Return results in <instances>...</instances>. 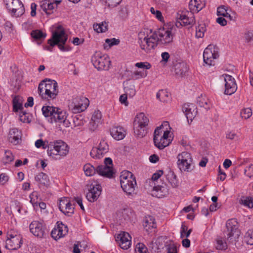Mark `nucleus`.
<instances>
[{
	"instance_id": "obj_1",
	"label": "nucleus",
	"mask_w": 253,
	"mask_h": 253,
	"mask_svg": "<svg viewBox=\"0 0 253 253\" xmlns=\"http://www.w3.org/2000/svg\"><path fill=\"white\" fill-rule=\"evenodd\" d=\"M43 115L46 118H49L51 123H58L60 126L68 127L70 126V121L67 119V116L64 111H60L58 108L53 106H43L42 108Z\"/></svg>"
},
{
	"instance_id": "obj_2",
	"label": "nucleus",
	"mask_w": 253,
	"mask_h": 253,
	"mask_svg": "<svg viewBox=\"0 0 253 253\" xmlns=\"http://www.w3.org/2000/svg\"><path fill=\"white\" fill-rule=\"evenodd\" d=\"M43 115L46 118H49L51 123H58L60 126L68 127L70 126V121L67 119V116L64 111H60L58 108L53 106H43L42 108Z\"/></svg>"
},
{
	"instance_id": "obj_3",
	"label": "nucleus",
	"mask_w": 253,
	"mask_h": 253,
	"mask_svg": "<svg viewBox=\"0 0 253 253\" xmlns=\"http://www.w3.org/2000/svg\"><path fill=\"white\" fill-rule=\"evenodd\" d=\"M156 36L151 30L144 29L138 33L140 48L147 53H151L158 45Z\"/></svg>"
},
{
	"instance_id": "obj_4",
	"label": "nucleus",
	"mask_w": 253,
	"mask_h": 253,
	"mask_svg": "<svg viewBox=\"0 0 253 253\" xmlns=\"http://www.w3.org/2000/svg\"><path fill=\"white\" fill-rule=\"evenodd\" d=\"M57 88L58 84L55 81L48 80L43 81L39 84L38 91L42 98L53 99L58 93Z\"/></svg>"
},
{
	"instance_id": "obj_5",
	"label": "nucleus",
	"mask_w": 253,
	"mask_h": 253,
	"mask_svg": "<svg viewBox=\"0 0 253 253\" xmlns=\"http://www.w3.org/2000/svg\"><path fill=\"white\" fill-rule=\"evenodd\" d=\"M67 35L64 30L58 27V29L52 33V38L48 40V43L52 47L57 45L62 51H69L71 48L69 46H65L67 40Z\"/></svg>"
},
{
	"instance_id": "obj_6",
	"label": "nucleus",
	"mask_w": 253,
	"mask_h": 253,
	"mask_svg": "<svg viewBox=\"0 0 253 253\" xmlns=\"http://www.w3.org/2000/svg\"><path fill=\"white\" fill-rule=\"evenodd\" d=\"M120 179L123 191L128 195H132L136 186V181L133 174L129 171L124 170L121 173Z\"/></svg>"
},
{
	"instance_id": "obj_7",
	"label": "nucleus",
	"mask_w": 253,
	"mask_h": 253,
	"mask_svg": "<svg viewBox=\"0 0 253 253\" xmlns=\"http://www.w3.org/2000/svg\"><path fill=\"white\" fill-rule=\"evenodd\" d=\"M149 122L148 117L143 113L136 116L133 122L134 133L136 136L142 138L145 136Z\"/></svg>"
},
{
	"instance_id": "obj_8",
	"label": "nucleus",
	"mask_w": 253,
	"mask_h": 253,
	"mask_svg": "<svg viewBox=\"0 0 253 253\" xmlns=\"http://www.w3.org/2000/svg\"><path fill=\"white\" fill-rule=\"evenodd\" d=\"M69 147L64 141L59 140L55 141L50 142L47 154L49 156L55 158L56 156L65 157L69 153Z\"/></svg>"
},
{
	"instance_id": "obj_9",
	"label": "nucleus",
	"mask_w": 253,
	"mask_h": 253,
	"mask_svg": "<svg viewBox=\"0 0 253 253\" xmlns=\"http://www.w3.org/2000/svg\"><path fill=\"white\" fill-rule=\"evenodd\" d=\"M226 230L224 231V236L226 241L229 243H235L240 235L238 229V222L236 219L232 218L226 222Z\"/></svg>"
},
{
	"instance_id": "obj_10",
	"label": "nucleus",
	"mask_w": 253,
	"mask_h": 253,
	"mask_svg": "<svg viewBox=\"0 0 253 253\" xmlns=\"http://www.w3.org/2000/svg\"><path fill=\"white\" fill-rule=\"evenodd\" d=\"M91 62L98 70L107 71L111 65L109 57L100 51H96L94 53L91 57Z\"/></svg>"
},
{
	"instance_id": "obj_11",
	"label": "nucleus",
	"mask_w": 253,
	"mask_h": 253,
	"mask_svg": "<svg viewBox=\"0 0 253 253\" xmlns=\"http://www.w3.org/2000/svg\"><path fill=\"white\" fill-rule=\"evenodd\" d=\"M177 164L181 171L189 172L194 168L193 159L190 153L183 151L177 156Z\"/></svg>"
},
{
	"instance_id": "obj_12",
	"label": "nucleus",
	"mask_w": 253,
	"mask_h": 253,
	"mask_svg": "<svg viewBox=\"0 0 253 253\" xmlns=\"http://www.w3.org/2000/svg\"><path fill=\"white\" fill-rule=\"evenodd\" d=\"M219 57L218 48L217 46L210 44L204 50L203 59L204 62L209 65H214L215 60Z\"/></svg>"
},
{
	"instance_id": "obj_13",
	"label": "nucleus",
	"mask_w": 253,
	"mask_h": 253,
	"mask_svg": "<svg viewBox=\"0 0 253 253\" xmlns=\"http://www.w3.org/2000/svg\"><path fill=\"white\" fill-rule=\"evenodd\" d=\"M22 244V237L17 232L10 231L7 233V239L5 242V248L9 250L19 249Z\"/></svg>"
},
{
	"instance_id": "obj_14",
	"label": "nucleus",
	"mask_w": 253,
	"mask_h": 253,
	"mask_svg": "<svg viewBox=\"0 0 253 253\" xmlns=\"http://www.w3.org/2000/svg\"><path fill=\"white\" fill-rule=\"evenodd\" d=\"M158 43L167 45L173 41V35L171 30L165 28H160L158 31L153 32Z\"/></svg>"
},
{
	"instance_id": "obj_15",
	"label": "nucleus",
	"mask_w": 253,
	"mask_h": 253,
	"mask_svg": "<svg viewBox=\"0 0 253 253\" xmlns=\"http://www.w3.org/2000/svg\"><path fill=\"white\" fill-rule=\"evenodd\" d=\"M6 8L16 16H20L25 12V8L20 0H3Z\"/></svg>"
},
{
	"instance_id": "obj_16",
	"label": "nucleus",
	"mask_w": 253,
	"mask_h": 253,
	"mask_svg": "<svg viewBox=\"0 0 253 253\" xmlns=\"http://www.w3.org/2000/svg\"><path fill=\"white\" fill-rule=\"evenodd\" d=\"M222 77L225 83L224 93L227 95L233 94L237 88L235 79L231 76L227 74H224Z\"/></svg>"
},
{
	"instance_id": "obj_17",
	"label": "nucleus",
	"mask_w": 253,
	"mask_h": 253,
	"mask_svg": "<svg viewBox=\"0 0 253 253\" xmlns=\"http://www.w3.org/2000/svg\"><path fill=\"white\" fill-rule=\"evenodd\" d=\"M170 132L168 130H166L164 132L162 136L159 137H156L154 141L155 146L160 150H162L167 147L170 143L171 139L169 138Z\"/></svg>"
},
{
	"instance_id": "obj_18",
	"label": "nucleus",
	"mask_w": 253,
	"mask_h": 253,
	"mask_svg": "<svg viewBox=\"0 0 253 253\" xmlns=\"http://www.w3.org/2000/svg\"><path fill=\"white\" fill-rule=\"evenodd\" d=\"M192 12H187V15L183 13L178 14L177 18L179 21L176 22V26L179 27L180 26L192 25L195 23V18Z\"/></svg>"
},
{
	"instance_id": "obj_19",
	"label": "nucleus",
	"mask_w": 253,
	"mask_h": 253,
	"mask_svg": "<svg viewBox=\"0 0 253 253\" xmlns=\"http://www.w3.org/2000/svg\"><path fill=\"white\" fill-rule=\"evenodd\" d=\"M68 233V227L62 222H57V225L51 232V237L55 240H57L65 236Z\"/></svg>"
},
{
	"instance_id": "obj_20",
	"label": "nucleus",
	"mask_w": 253,
	"mask_h": 253,
	"mask_svg": "<svg viewBox=\"0 0 253 253\" xmlns=\"http://www.w3.org/2000/svg\"><path fill=\"white\" fill-rule=\"evenodd\" d=\"M101 191V186L100 184H91L88 192L86 195V198L90 202H94L97 200Z\"/></svg>"
},
{
	"instance_id": "obj_21",
	"label": "nucleus",
	"mask_w": 253,
	"mask_h": 253,
	"mask_svg": "<svg viewBox=\"0 0 253 253\" xmlns=\"http://www.w3.org/2000/svg\"><path fill=\"white\" fill-rule=\"evenodd\" d=\"M30 232L35 236L42 238L45 233V228L42 222L32 221L29 225Z\"/></svg>"
},
{
	"instance_id": "obj_22",
	"label": "nucleus",
	"mask_w": 253,
	"mask_h": 253,
	"mask_svg": "<svg viewBox=\"0 0 253 253\" xmlns=\"http://www.w3.org/2000/svg\"><path fill=\"white\" fill-rule=\"evenodd\" d=\"M116 240L120 247L124 250L128 249L131 245V237L127 232H123L118 234Z\"/></svg>"
},
{
	"instance_id": "obj_23",
	"label": "nucleus",
	"mask_w": 253,
	"mask_h": 253,
	"mask_svg": "<svg viewBox=\"0 0 253 253\" xmlns=\"http://www.w3.org/2000/svg\"><path fill=\"white\" fill-rule=\"evenodd\" d=\"M89 104V101L86 98L79 99L78 103H73L70 108L73 113H79L85 110Z\"/></svg>"
},
{
	"instance_id": "obj_24",
	"label": "nucleus",
	"mask_w": 253,
	"mask_h": 253,
	"mask_svg": "<svg viewBox=\"0 0 253 253\" xmlns=\"http://www.w3.org/2000/svg\"><path fill=\"white\" fill-rule=\"evenodd\" d=\"M182 111L188 122H192L197 113L196 105L193 103H185L182 106Z\"/></svg>"
},
{
	"instance_id": "obj_25",
	"label": "nucleus",
	"mask_w": 253,
	"mask_h": 253,
	"mask_svg": "<svg viewBox=\"0 0 253 253\" xmlns=\"http://www.w3.org/2000/svg\"><path fill=\"white\" fill-rule=\"evenodd\" d=\"M169 193V189L166 184L154 186L152 190V195L159 198L167 196Z\"/></svg>"
},
{
	"instance_id": "obj_26",
	"label": "nucleus",
	"mask_w": 253,
	"mask_h": 253,
	"mask_svg": "<svg viewBox=\"0 0 253 253\" xmlns=\"http://www.w3.org/2000/svg\"><path fill=\"white\" fill-rule=\"evenodd\" d=\"M206 5L205 2L201 0H191L189 3V8L192 13H198Z\"/></svg>"
},
{
	"instance_id": "obj_27",
	"label": "nucleus",
	"mask_w": 253,
	"mask_h": 253,
	"mask_svg": "<svg viewBox=\"0 0 253 253\" xmlns=\"http://www.w3.org/2000/svg\"><path fill=\"white\" fill-rule=\"evenodd\" d=\"M97 172L104 177L111 178L113 176V172L110 166L101 165L96 168Z\"/></svg>"
},
{
	"instance_id": "obj_28",
	"label": "nucleus",
	"mask_w": 253,
	"mask_h": 253,
	"mask_svg": "<svg viewBox=\"0 0 253 253\" xmlns=\"http://www.w3.org/2000/svg\"><path fill=\"white\" fill-rule=\"evenodd\" d=\"M143 226L147 232H151L152 230L156 228L155 218L151 215H147L144 219Z\"/></svg>"
},
{
	"instance_id": "obj_29",
	"label": "nucleus",
	"mask_w": 253,
	"mask_h": 253,
	"mask_svg": "<svg viewBox=\"0 0 253 253\" xmlns=\"http://www.w3.org/2000/svg\"><path fill=\"white\" fill-rule=\"evenodd\" d=\"M21 138V132L16 128H12L10 129L8 135L9 142L16 145L19 143Z\"/></svg>"
},
{
	"instance_id": "obj_30",
	"label": "nucleus",
	"mask_w": 253,
	"mask_h": 253,
	"mask_svg": "<svg viewBox=\"0 0 253 253\" xmlns=\"http://www.w3.org/2000/svg\"><path fill=\"white\" fill-rule=\"evenodd\" d=\"M40 6L47 14H51L53 12L54 6L52 3V0H44L41 1Z\"/></svg>"
},
{
	"instance_id": "obj_31",
	"label": "nucleus",
	"mask_w": 253,
	"mask_h": 253,
	"mask_svg": "<svg viewBox=\"0 0 253 253\" xmlns=\"http://www.w3.org/2000/svg\"><path fill=\"white\" fill-rule=\"evenodd\" d=\"M125 131L123 127L114 126L110 131L111 135L116 140H122L125 136Z\"/></svg>"
},
{
	"instance_id": "obj_32",
	"label": "nucleus",
	"mask_w": 253,
	"mask_h": 253,
	"mask_svg": "<svg viewBox=\"0 0 253 253\" xmlns=\"http://www.w3.org/2000/svg\"><path fill=\"white\" fill-rule=\"evenodd\" d=\"M35 180L39 183V186H47L49 184V179L48 175L40 172L35 176Z\"/></svg>"
},
{
	"instance_id": "obj_33",
	"label": "nucleus",
	"mask_w": 253,
	"mask_h": 253,
	"mask_svg": "<svg viewBox=\"0 0 253 253\" xmlns=\"http://www.w3.org/2000/svg\"><path fill=\"white\" fill-rule=\"evenodd\" d=\"M168 182L172 188H177L178 186V182L176 179V175L173 171L169 170L166 175Z\"/></svg>"
},
{
	"instance_id": "obj_34",
	"label": "nucleus",
	"mask_w": 253,
	"mask_h": 253,
	"mask_svg": "<svg viewBox=\"0 0 253 253\" xmlns=\"http://www.w3.org/2000/svg\"><path fill=\"white\" fill-rule=\"evenodd\" d=\"M169 127V124L168 122H164L160 126L157 127L154 132L153 141L155 140L156 137L158 138L160 136H162L164 132L168 130Z\"/></svg>"
},
{
	"instance_id": "obj_35",
	"label": "nucleus",
	"mask_w": 253,
	"mask_h": 253,
	"mask_svg": "<svg viewBox=\"0 0 253 253\" xmlns=\"http://www.w3.org/2000/svg\"><path fill=\"white\" fill-rule=\"evenodd\" d=\"M156 97L164 103H168L171 99L169 93L165 90H159L156 94Z\"/></svg>"
},
{
	"instance_id": "obj_36",
	"label": "nucleus",
	"mask_w": 253,
	"mask_h": 253,
	"mask_svg": "<svg viewBox=\"0 0 253 253\" xmlns=\"http://www.w3.org/2000/svg\"><path fill=\"white\" fill-rule=\"evenodd\" d=\"M124 85L126 94L130 97L134 96L136 93L134 85L127 81L125 82Z\"/></svg>"
},
{
	"instance_id": "obj_37",
	"label": "nucleus",
	"mask_w": 253,
	"mask_h": 253,
	"mask_svg": "<svg viewBox=\"0 0 253 253\" xmlns=\"http://www.w3.org/2000/svg\"><path fill=\"white\" fill-rule=\"evenodd\" d=\"M188 70V67L185 63H178L175 66V71L176 74L184 75Z\"/></svg>"
},
{
	"instance_id": "obj_38",
	"label": "nucleus",
	"mask_w": 253,
	"mask_h": 253,
	"mask_svg": "<svg viewBox=\"0 0 253 253\" xmlns=\"http://www.w3.org/2000/svg\"><path fill=\"white\" fill-rule=\"evenodd\" d=\"M84 170L85 175L88 176H92L97 172L96 169L90 164H86L84 166Z\"/></svg>"
},
{
	"instance_id": "obj_39",
	"label": "nucleus",
	"mask_w": 253,
	"mask_h": 253,
	"mask_svg": "<svg viewBox=\"0 0 253 253\" xmlns=\"http://www.w3.org/2000/svg\"><path fill=\"white\" fill-rule=\"evenodd\" d=\"M197 103L200 107H204L206 109H209L211 107L209 99L205 96H201L199 97Z\"/></svg>"
},
{
	"instance_id": "obj_40",
	"label": "nucleus",
	"mask_w": 253,
	"mask_h": 253,
	"mask_svg": "<svg viewBox=\"0 0 253 253\" xmlns=\"http://www.w3.org/2000/svg\"><path fill=\"white\" fill-rule=\"evenodd\" d=\"M105 154L103 152L97 147L92 148L90 152L91 157L95 159H100L102 158Z\"/></svg>"
},
{
	"instance_id": "obj_41",
	"label": "nucleus",
	"mask_w": 253,
	"mask_h": 253,
	"mask_svg": "<svg viewBox=\"0 0 253 253\" xmlns=\"http://www.w3.org/2000/svg\"><path fill=\"white\" fill-rule=\"evenodd\" d=\"M206 31V27L205 24H199L196 27V37L197 38H203L204 36L205 32Z\"/></svg>"
},
{
	"instance_id": "obj_42",
	"label": "nucleus",
	"mask_w": 253,
	"mask_h": 253,
	"mask_svg": "<svg viewBox=\"0 0 253 253\" xmlns=\"http://www.w3.org/2000/svg\"><path fill=\"white\" fill-rule=\"evenodd\" d=\"M107 23L105 22L99 24H94L93 29L97 33L105 32L107 30Z\"/></svg>"
},
{
	"instance_id": "obj_43",
	"label": "nucleus",
	"mask_w": 253,
	"mask_h": 253,
	"mask_svg": "<svg viewBox=\"0 0 253 253\" xmlns=\"http://www.w3.org/2000/svg\"><path fill=\"white\" fill-rule=\"evenodd\" d=\"M10 213L17 212L18 213H21V205L19 202L17 201H12L10 205Z\"/></svg>"
},
{
	"instance_id": "obj_44",
	"label": "nucleus",
	"mask_w": 253,
	"mask_h": 253,
	"mask_svg": "<svg viewBox=\"0 0 253 253\" xmlns=\"http://www.w3.org/2000/svg\"><path fill=\"white\" fill-rule=\"evenodd\" d=\"M30 202L32 203L34 208L38 207V204L41 201V199L39 198L38 192L36 191L32 192L30 195Z\"/></svg>"
},
{
	"instance_id": "obj_45",
	"label": "nucleus",
	"mask_w": 253,
	"mask_h": 253,
	"mask_svg": "<svg viewBox=\"0 0 253 253\" xmlns=\"http://www.w3.org/2000/svg\"><path fill=\"white\" fill-rule=\"evenodd\" d=\"M215 248L217 250H225L227 249V243L221 237H217L216 239Z\"/></svg>"
},
{
	"instance_id": "obj_46",
	"label": "nucleus",
	"mask_w": 253,
	"mask_h": 253,
	"mask_svg": "<svg viewBox=\"0 0 253 253\" xmlns=\"http://www.w3.org/2000/svg\"><path fill=\"white\" fill-rule=\"evenodd\" d=\"M31 35L32 38L36 40H43L46 37V34L41 30H36L32 31Z\"/></svg>"
},
{
	"instance_id": "obj_47",
	"label": "nucleus",
	"mask_w": 253,
	"mask_h": 253,
	"mask_svg": "<svg viewBox=\"0 0 253 253\" xmlns=\"http://www.w3.org/2000/svg\"><path fill=\"white\" fill-rule=\"evenodd\" d=\"M13 110L15 112H18L19 110L23 108L21 101L19 97H15L13 99Z\"/></svg>"
},
{
	"instance_id": "obj_48",
	"label": "nucleus",
	"mask_w": 253,
	"mask_h": 253,
	"mask_svg": "<svg viewBox=\"0 0 253 253\" xmlns=\"http://www.w3.org/2000/svg\"><path fill=\"white\" fill-rule=\"evenodd\" d=\"M192 232V229H190L188 230V227L184 224L182 223L180 230V237L183 238L184 237H188Z\"/></svg>"
},
{
	"instance_id": "obj_49",
	"label": "nucleus",
	"mask_w": 253,
	"mask_h": 253,
	"mask_svg": "<svg viewBox=\"0 0 253 253\" xmlns=\"http://www.w3.org/2000/svg\"><path fill=\"white\" fill-rule=\"evenodd\" d=\"M62 212L65 215L70 216L74 212V207L69 200V204H67V206L65 208L64 210H63Z\"/></svg>"
},
{
	"instance_id": "obj_50",
	"label": "nucleus",
	"mask_w": 253,
	"mask_h": 253,
	"mask_svg": "<svg viewBox=\"0 0 253 253\" xmlns=\"http://www.w3.org/2000/svg\"><path fill=\"white\" fill-rule=\"evenodd\" d=\"M245 242L250 245H253V230H249L246 233L245 237Z\"/></svg>"
},
{
	"instance_id": "obj_51",
	"label": "nucleus",
	"mask_w": 253,
	"mask_h": 253,
	"mask_svg": "<svg viewBox=\"0 0 253 253\" xmlns=\"http://www.w3.org/2000/svg\"><path fill=\"white\" fill-rule=\"evenodd\" d=\"M96 147L99 148L105 154L107 153L109 151V145L104 139L101 140L99 144Z\"/></svg>"
},
{
	"instance_id": "obj_52",
	"label": "nucleus",
	"mask_w": 253,
	"mask_h": 253,
	"mask_svg": "<svg viewBox=\"0 0 253 253\" xmlns=\"http://www.w3.org/2000/svg\"><path fill=\"white\" fill-rule=\"evenodd\" d=\"M241 203L250 208H253V198L251 197H243L241 198Z\"/></svg>"
},
{
	"instance_id": "obj_53",
	"label": "nucleus",
	"mask_w": 253,
	"mask_h": 253,
	"mask_svg": "<svg viewBox=\"0 0 253 253\" xmlns=\"http://www.w3.org/2000/svg\"><path fill=\"white\" fill-rule=\"evenodd\" d=\"M252 114L251 109L250 108H247L241 110L240 112V116L243 119H248L252 116Z\"/></svg>"
},
{
	"instance_id": "obj_54",
	"label": "nucleus",
	"mask_w": 253,
	"mask_h": 253,
	"mask_svg": "<svg viewBox=\"0 0 253 253\" xmlns=\"http://www.w3.org/2000/svg\"><path fill=\"white\" fill-rule=\"evenodd\" d=\"M14 159V156L11 151L9 150H6L5 151L4 156L3 157V162L5 164L9 163L12 162Z\"/></svg>"
},
{
	"instance_id": "obj_55",
	"label": "nucleus",
	"mask_w": 253,
	"mask_h": 253,
	"mask_svg": "<svg viewBox=\"0 0 253 253\" xmlns=\"http://www.w3.org/2000/svg\"><path fill=\"white\" fill-rule=\"evenodd\" d=\"M49 146V143L48 141H43L42 139H38L35 142V146L40 148L42 147L43 149H47L48 150V147Z\"/></svg>"
},
{
	"instance_id": "obj_56",
	"label": "nucleus",
	"mask_w": 253,
	"mask_h": 253,
	"mask_svg": "<svg viewBox=\"0 0 253 253\" xmlns=\"http://www.w3.org/2000/svg\"><path fill=\"white\" fill-rule=\"evenodd\" d=\"M69 199L67 197H63L60 199L58 206L61 211L62 212L67 206V204H69Z\"/></svg>"
},
{
	"instance_id": "obj_57",
	"label": "nucleus",
	"mask_w": 253,
	"mask_h": 253,
	"mask_svg": "<svg viewBox=\"0 0 253 253\" xmlns=\"http://www.w3.org/2000/svg\"><path fill=\"white\" fill-rule=\"evenodd\" d=\"M147 248L143 243H138L135 247L136 253H146Z\"/></svg>"
},
{
	"instance_id": "obj_58",
	"label": "nucleus",
	"mask_w": 253,
	"mask_h": 253,
	"mask_svg": "<svg viewBox=\"0 0 253 253\" xmlns=\"http://www.w3.org/2000/svg\"><path fill=\"white\" fill-rule=\"evenodd\" d=\"M101 118L102 115L101 112L99 110H96L93 113L91 120L100 123Z\"/></svg>"
},
{
	"instance_id": "obj_59",
	"label": "nucleus",
	"mask_w": 253,
	"mask_h": 253,
	"mask_svg": "<svg viewBox=\"0 0 253 253\" xmlns=\"http://www.w3.org/2000/svg\"><path fill=\"white\" fill-rule=\"evenodd\" d=\"M135 66L139 68L146 69H149L151 68V65L147 62H137L135 64Z\"/></svg>"
},
{
	"instance_id": "obj_60",
	"label": "nucleus",
	"mask_w": 253,
	"mask_h": 253,
	"mask_svg": "<svg viewBox=\"0 0 253 253\" xmlns=\"http://www.w3.org/2000/svg\"><path fill=\"white\" fill-rule=\"evenodd\" d=\"M245 174L248 177H251L253 176V165L251 164L247 167L244 169Z\"/></svg>"
},
{
	"instance_id": "obj_61",
	"label": "nucleus",
	"mask_w": 253,
	"mask_h": 253,
	"mask_svg": "<svg viewBox=\"0 0 253 253\" xmlns=\"http://www.w3.org/2000/svg\"><path fill=\"white\" fill-rule=\"evenodd\" d=\"M150 11L153 14L155 15L156 18L159 20L161 21L163 19L162 13L160 11L155 10L154 7H151Z\"/></svg>"
},
{
	"instance_id": "obj_62",
	"label": "nucleus",
	"mask_w": 253,
	"mask_h": 253,
	"mask_svg": "<svg viewBox=\"0 0 253 253\" xmlns=\"http://www.w3.org/2000/svg\"><path fill=\"white\" fill-rule=\"evenodd\" d=\"M226 138L230 140H238V136L233 131H230L226 133Z\"/></svg>"
},
{
	"instance_id": "obj_63",
	"label": "nucleus",
	"mask_w": 253,
	"mask_h": 253,
	"mask_svg": "<svg viewBox=\"0 0 253 253\" xmlns=\"http://www.w3.org/2000/svg\"><path fill=\"white\" fill-rule=\"evenodd\" d=\"M99 123L91 120L88 125V127L91 131H94L98 126Z\"/></svg>"
},
{
	"instance_id": "obj_64",
	"label": "nucleus",
	"mask_w": 253,
	"mask_h": 253,
	"mask_svg": "<svg viewBox=\"0 0 253 253\" xmlns=\"http://www.w3.org/2000/svg\"><path fill=\"white\" fill-rule=\"evenodd\" d=\"M167 253H177V247L175 245L172 244H169L167 247Z\"/></svg>"
}]
</instances>
